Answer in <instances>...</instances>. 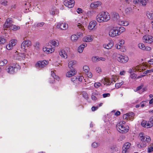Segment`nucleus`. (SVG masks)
I'll return each mask as SVG.
<instances>
[{
	"label": "nucleus",
	"instance_id": "obj_20",
	"mask_svg": "<svg viewBox=\"0 0 153 153\" xmlns=\"http://www.w3.org/2000/svg\"><path fill=\"white\" fill-rule=\"evenodd\" d=\"M113 42L112 40H110L109 42L104 44L103 45V47L105 49H110L113 47Z\"/></svg>",
	"mask_w": 153,
	"mask_h": 153
},
{
	"label": "nucleus",
	"instance_id": "obj_55",
	"mask_svg": "<svg viewBox=\"0 0 153 153\" xmlns=\"http://www.w3.org/2000/svg\"><path fill=\"white\" fill-rule=\"evenodd\" d=\"M5 39L0 37V44H4L5 42Z\"/></svg>",
	"mask_w": 153,
	"mask_h": 153
},
{
	"label": "nucleus",
	"instance_id": "obj_40",
	"mask_svg": "<svg viewBox=\"0 0 153 153\" xmlns=\"http://www.w3.org/2000/svg\"><path fill=\"white\" fill-rule=\"evenodd\" d=\"M115 111H112L110 114V115H114L116 116L119 115L120 114V112L119 111H117L116 112H115Z\"/></svg>",
	"mask_w": 153,
	"mask_h": 153
},
{
	"label": "nucleus",
	"instance_id": "obj_21",
	"mask_svg": "<svg viewBox=\"0 0 153 153\" xmlns=\"http://www.w3.org/2000/svg\"><path fill=\"white\" fill-rule=\"evenodd\" d=\"M113 18L114 21L117 24L118 23L120 20L119 14L118 13L116 12L113 13Z\"/></svg>",
	"mask_w": 153,
	"mask_h": 153
},
{
	"label": "nucleus",
	"instance_id": "obj_8",
	"mask_svg": "<svg viewBox=\"0 0 153 153\" xmlns=\"http://www.w3.org/2000/svg\"><path fill=\"white\" fill-rule=\"evenodd\" d=\"M25 55L24 53H19L16 52L13 55V58L14 59L21 61L24 60L25 58Z\"/></svg>",
	"mask_w": 153,
	"mask_h": 153
},
{
	"label": "nucleus",
	"instance_id": "obj_49",
	"mask_svg": "<svg viewBox=\"0 0 153 153\" xmlns=\"http://www.w3.org/2000/svg\"><path fill=\"white\" fill-rule=\"evenodd\" d=\"M83 70L85 73H87L89 71V68L88 66L85 65L83 67Z\"/></svg>",
	"mask_w": 153,
	"mask_h": 153
},
{
	"label": "nucleus",
	"instance_id": "obj_54",
	"mask_svg": "<svg viewBox=\"0 0 153 153\" xmlns=\"http://www.w3.org/2000/svg\"><path fill=\"white\" fill-rule=\"evenodd\" d=\"M71 80L74 83H76V77L75 76L72 77L71 78Z\"/></svg>",
	"mask_w": 153,
	"mask_h": 153
},
{
	"label": "nucleus",
	"instance_id": "obj_61",
	"mask_svg": "<svg viewBox=\"0 0 153 153\" xmlns=\"http://www.w3.org/2000/svg\"><path fill=\"white\" fill-rule=\"evenodd\" d=\"M7 1L4 0L1 1L0 4L6 6L7 5Z\"/></svg>",
	"mask_w": 153,
	"mask_h": 153
},
{
	"label": "nucleus",
	"instance_id": "obj_62",
	"mask_svg": "<svg viewBox=\"0 0 153 153\" xmlns=\"http://www.w3.org/2000/svg\"><path fill=\"white\" fill-rule=\"evenodd\" d=\"M48 81L49 83H53L55 82V79L50 78L49 79Z\"/></svg>",
	"mask_w": 153,
	"mask_h": 153
},
{
	"label": "nucleus",
	"instance_id": "obj_18",
	"mask_svg": "<svg viewBox=\"0 0 153 153\" xmlns=\"http://www.w3.org/2000/svg\"><path fill=\"white\" fill-rule=\"evenodd\" d=\"M31 45V42L29 40L24 41L21 44V47L22 49H25Z\"/></svg>",
	"mask_w": 153,
	"mask_h": 153
},
{
	"label": "nucleus",
	"instance_id": "obj_1",
	"mask_svg": "<svg viewBox=\"0 0 153 153\" xmlns=\"http://www.w3.org/2000/svg\"><path fill=\"white\" fill-rule=\"evenodd\" d=\"M110 16L107 12L103 11L100 12L96 17V20L99 23H103L108 21Z\"/></svg>",
	"mask_w": 153,
	"mask_h": 153
},
{
	"label": "nucleus",
	"instance_id": "obj_33",
	"mask_svg": "<svg viewBox=\"0 0 153 153\" xmlns=\"http://www.w3.org/2000/svg\"><path fill=\"white\" fill-rule=\"evenodd\" d=\"M83 12L84 10L81 8H78L77 9V13H78V14H80V17L79 18V19L80 20H81V19H83Z\"/></svg>",
	"mask_w": 153,
	"mask_h": 153
},
{
	"label": "nucleus",
	"instance_id": "obj_46",
	"mask_svg": "<svg viewBox=\"0 0 153 153\" xmlns=\"http://www.w3.org/2000/svg\"><path fill=\"white\" fill-rule=\"evenodd\" d=\"M51 76L52 77V78H53L54 79H56L58 80H59V77L58 76H56L55 73L51 71Z\"/></svg>",
	"mask_w": 153,
	"mask_h": 153
},
{
	"label": "nucleus",
	"instance_id": "obj_16",
	"mask_svg": "<svg viewBox=\"0 0 153 153\" xmlns=\"http://www.w3.org/2000/svg\"><path fill=\"white\" fill-rule=\"evenodd\" d=\"M138 48L143 51H150L151 50V48L149 46H146L144 44L140 42L137 44Z\"/></svg>",
	"mask_w": 153,
	"mask_h": 153
},
{
	"label": "nucleus",
	"instance_id": "obj_14",
	"mask_svg": "<svg viewBox=\"0 0 153 153\" xmlns=\"http://www.w3.org/2000/svg\"><path fill=\"white\" fill-rule=\"evenodd\" d=\"M148 0H134L133 2L136 5L145 6Z\"/></svg>",
	"mask_w": 153,
	"mask_h": 153
},
{
	"label": "nucleus",
	"instance_id": "obj_3",
	"mask_svg": "<svg viewBox=\"0 0 153 153\" xmlns=\"http://www.w3.org/2000/svg\"><path fill=\"white\" fill-rule=\"evenodd\" d=\"M20 68V67L17 64H14L10 65L6 69L7 72L10 74H13L15 71Z\"/></svg>",
	"mask_w": 153,
	"mask_h": 153
},
{
	"label": "nucleus",
	"instance_id": "obj_2",
	"mask_svg": "<svg viewBox=\"0 0 153 153\" xmlns=\"http://www.w3.org/2000/svg\"><path fill=\"white\" fill-rule=\"evenodd\" d=\"M113 56L115 59L120 63L124 64L127 62L129 60L128 56L126 55L122 54L119 53H115Z\"/></svg>",
	"mask_w": 153,
	"mask_h": 153
},
{
	"label": "nucleus",
	"instance_id": "obj_39",
	"mask_svg": "<svg viewBox=\"0 0 153 153\" xmlns=\"http://www.w3.org/2000/svg\"><path fill=\"white\" fill-rule=\"evenodd\" d=\"M83 97L86 100H88V95L86 92L82 91V92Z\"/></svg>",
	"mask_w": 153,
	"mask_h": 153
},
{
	"label": "nucleus",
	"instance_id": "obj_5",
	"mask_svg": "<svg viewBox=\"0 0 153 153\" xmlns=\"http://www.w3.org/2000/svg\"><path fill=\"white\" fill-rule=\"evenodd\" d=\"M120 123H118L117 126V130L121 133H125L127 132L129 129L128 126H122Z\"/></svg>",
	"mask_w": 153,
	"mask_h": 153
},
{
	"label": "nucleus",
	"instance_id": "obj_47",
	"mask_svg": "<svg viewBox=\"0 0 153 153\" xmlns=\"http://www.w3.org/2000/svg\"><path fill=\"white\" fill-rule=\"evenodd\" d=\"M99 146V143H98L94 142L91 144V146L92 148H97Z\"/></svg>",
	"mask_w": 153,
	"mask_h": 153
},
{
	"label": "nucleus",
	"instance_id": "obj_37",
	"mask_svg": "<svg viewBox=\"0 0 153 153\" xmlns=\"http://www.w3.org/2000/svg\"><path fill=\"white\" fill-rule=\"evenodd\" d=\"M10 29L13 30H16L20 29V27H19L17 26L14 25H11L10 27Z\"/></svg>",
	"mask_w": 153,
	"mask_h": 153
},
{
	"label": "nucleus",
	"instance_id": "obj_6",
	"mask_svg": "<svg viewBox=\"0 0 153 153\" xmlns=\"http://www.w3.org/2000/svg\"><path fill=\"white\" fill-rule=\"evenodd\" d=\"M84 30V26L81 24H77V38L83 36Z\"/></svg>",
	"mask_w": 153,
	"mask_h": 153
},
{
	"label": "nucleus",
	"instance_id": "obj_52",
	"mask_svg": "<svg viewBox=\"0 0 153 153\" xmlns=\"http://www.w3.org/2000/svg\"><path fill=\"white\" fill-rule=\"evenodd\" d=\"M102 85L99 82H96L94 83V85L95 88H97Z\"/></svg>",
	"mask_w": 153,
	"mask_h": 153
},
{
	"label": "nucleus",
	"instance_id": "obj_15",
	"mask_svg": "<svg viewBox=\"0 0 153 153\" xmlns=\"http://www.w3.org/2000/svg\"><path fill=\"white\" fill-rule=\"evenodd\" d=\"M134 116V114L133 113H128L123 115V118L128 120H132Z\"/></svg>",
	"mask_w": 153,
	"mask_h": 153
},
{
	"label": "nucleus",
	"instance_id": "obj_24",
	"mask_svg": "<svg viewBox=\"0 0 153 153\" xmlns=\"http://www.w3.org/2000/svg\"><path fill=\"white\" fill-rule=\"evenodd\" d=\"M108 34L110 36L112 37L117 36L114 27L110 29L108 32Z\"/></svg>",
	"mask_w": 153,
	"mask_h": 153
},
{
	"label": "nucleus",
	"instance_id": "obj_9",
	"mask_svg": "<svg viewBox=\"0 0 153 153\" xmlns=\"http://www.w3.org/2000/svg\"><path fill=\"white\" fill-rule=\"evenodd\" d=\"M48 63V61L46 60L39 61L36 64L35 67L37 68L42 69L45 67Z\"/></svg>",
	"mask_w": 153,
	"mask_h": 153
},
{
	"label": "nucleus",
	"instance_id": "obj_60",
	"mask_svg": "<svg viewBox=\"0 0 153 153\" xmlns=\"http://www.w3.org/2000/svg\"><path fill=\"white\" fill-rule=\"evenodd\" d=\"M87 75L88 77L90 78H91L92 77V73L89 71L88 72H87Z\"/></svg>",
	"mask_w": 153,
	"mask_h": 153
},
{
	"label": "nucleus",
	"instance_id": "obj_44",
	"mask_svg": "<svg viewBox=\"0 0 153 153\" xmlns=\"http://www.w3.org/2000/svg\"><path fill=\"white\" fill-rule=\"evenodd\" d=\"M137 146L139 148H143L146 146V144L145 143H138L137 144Z\"/></svg>",
	"mask_w": 153,
	"mask_h": 153
},
{
	"label": "nucleus",
	"instance_id": "obj_35",
	"mask_svg": "<svg viewBox=\"0 0 153 153\" xmlns=\"http://www.w3.org/2000/svg\"><path fill=\"white\" fill-rule=\"evenodd\" d=\"M95 71L98 74H100L102 72V68L99 66H97L96 67Z\"/></svg>",
	"mask_w": 153,
	"mask_h": 153
},
{
	"label": "nucleus",
	"instance_id": "obj_13",
	"mask_svg": "<svg viewBox=\"0 0 153 153\" xmlns=\"http://www.w3.org/2000/svg\"><path fill=\"white\" fill-rule=\"evenodd\" d=\"M117 36H119L126 31V29L122 26L114 27Z\"/></svg>",
	"mask_w": 153,
	"mask_h": 153
},
{
	"label": "nucleus",
	"instance_id": "obj_45",
	"mask_svg": "<svg viewBox=\"0 0 153 153\" xmlns=\"http://www.w3.org/2000/svg\"><path fill=\"white\" fill-rule=\"evenodd\" d=\"M7 61L6 59L0 61V66H3L7 63Z\"/></svg>",
	"mask_w": 153,
	"mask_h": 153
},
{
	"label": "nucleus",
	"instance_id": "obj_25",
	"mask_svg": "<svg viewBox=\"0 0 153 153\" xmlns=\"http://www.w3.org/2000/svg\"><path fill=\"white\" fill-rule=\"evenodd\" d=\"M13 22L11 19L10 18H9L7 20L6 22L4 25V27L6 28H10V27L11 25Z\"/></svg>",
	"mask_w": 153,
	"mask_h": 153
},
{
	"label": "nucleus",
	"instance_id": "obj_42",
	"mask_svg": "<svg viewBox=\"0 0 153 153\" xmlns=\"http://www.w3.org/2000/svg\"><path fill=\"white\" fill-rule=\"evenodd\" d=\"M146 15L148 18L149 19H153V13L151 12H148L147 13Z\"/></svg>",
	"mask_w": 153,
	"mask_h": 153
},
{
	"label": "nucleus",
	"instance_id": "obj_38",
	"mask_svg": "<svg viewBox=\"0 0 153 153\" xmlns=\"http://www.w3.org/2000/svg\"><path fill=\"white\" fill-rule=\"evenodd\" d=\"M91 61L94 63L99 62V57L96 56H93L91 58Z\"/></svg>",
	"mask_w": 153,
	"mask_h": 153
},
{
	"label": "nucleus",
	"instance_id": "obj_64",
	"mask_svg": "<svg viewBox=\"0 0 153 153\" xmlns=\"http://www.w3.org/2000/svg\"><path fill=\"white\" fill-rule=\"evenodd\" d=\"M114 47L115 48L117 49H120L121 48V46L119 45V44L118 43H117L115 45Z\"/></svg>",
	"mask_w": 153,
	"mask_h": 153
},
{
	"label": "nucleus",
	"instance_id": "obj_4",
	"mask_svg": "<svg viewBox=\"0 0 153 153\" xmlns=\"http://www.w3.org/2000/svg\"><path fill=\"white\" fill-rule=\"evenodd\" d=\"M141 124L143 127L150 128L153 126V119L151 118L148 121L143 120L141 122Z\"/></svg>",
	"mask_w": 153,
	"mask_h": 153
},
{
	"label": "nucleus",
	"instance_id": "obj_36",
	"mask_svg": "<svg viewBox=\"0 0 153 153\" xmlns=\"http://www.w3.org/2000/svg\"><path fill=\"white\" fill-rule=\"evenodd\" d=\"M131 146V144L130 143L128 142L124 144L123 148L128 150L130 148Z\"/></svg>",
	"mask_w": 153,
	"mask_h": 153
},
{
	"label": "nucleus",
	"instance_id": "obj_41",
	"mask_svg": "<svg viewBox=\"0 0 153 153\" xmlns=\"http://www.w3.org/2000/svg\"><path fill=\"white\" fill-rule=\"evenodd\" d=\"M52 44L55 47H57L59 45V42L57 40H53L52 41Z\"/></svg>",
	"mask_w": 153,
	"mask_h": 153
},
{
	"label": "nucleus",
	"instance_id": "obj_63",
	"mask_svg": "<svg viewBox=\"0 0 153 153\" xmlns=\"http://www.w3.org/2000/svg\"><path fill=\"white\" fill-rule=\"evenodd\" d=\"M151 72H153V69L147 70L145 71L143 74H146L148 73H151Z\"/></svg>",
	"mask_w": 153,
	"mask_h": 153
},
{
	"label": "nucleus",
	"instance_id": "obj_7",
	"mask_svg": "<svg viewBox=\"0 0 153 153\" xmlns=\"http://www.w3.org/2000/svg\"><path fill=\"white\" fill-rule=\"evenodd\" d=\"M139 138L140 140L142 142L149 143L151 140L150 137L147 135H145L143 132H141L139 134Z\"/></svg>",
	"mask_w": 153,
	"mask_h": 153
},
{
	"label": "nucleus",
	"instance_id": "obj_23",
	"mask_svg": "<svg viewBox=\"0 0 153 153\" xmlns=\"http://www.w3.org/2000/svg\"><path fill=\"white\" fill-rule=\"evenodd\" d=\"M93 39V37L91 35H88L84 36L82 40L83 42H92Z\"/></svg>",
	"mask_w": 153,
	"mask_h": 153
},
{
	"label": "nucleus",
	"instance_id": "obj_50",
	"mask_svg": "<svg viewBox=\"0 0 153 153\" xmlns=\"http://www.w3.org/2000/svg\"><path fill=\"white\" fill-rule=\"evenodd\" d=\"M125 43V40L123 39H121L120 41L118 44H119V45L121 46V47L122 48L124 44Z\"/></svg>",
	"mask_w": 153,
	"mask_h": 153
},
{
	"label": "nucleus",
	"instance_id": "obj_12",
	"mask_svg": "<svg viewBox=\"0 0 153 153\" xmlns=\"http://www.w3.org/2000/svg\"><path fill=\"white\" fill-rule=\"evenodd\" d=\"M97 23L95 20H92L90 22L88 27V28L90 31L95 30Z\"/></svg>",
	"mask_w": 153,
	"mask_h": 153
},
{
	"label": "nucleus",
	"instance_id": "obj_56",
	"mask_svg": "<svg viewBox=\"0 0 153 153\" xmlns=\"http://www.w3.org/2000/svg\"><path fill=\"white\" fill-rule=\"evenodd\" d=\"M147 149L148 152L150 153L152 152L153 151V146L149 147Z\"/></svg>",
	"mask_w": 153,
	"mask_h": 153
},
{
	"label": "nucleus",
	"instance_id": "obj_31",
	"mask_svg": "<svg viewBox=\"0 0 153 153\" xmlns=\"http://www.w3.org/2000/svg\"><path fill=\"white\" fill-rule=\"evenodd\" d=\"M129 22L127 21H122L121 20L117 24L120 25H123L125 26H128L129 25Z\"/></svg>",
	"mask_w": 153,
	"mask_h": 153
},
{
	"label": "nucleus",
	"instance_id": "obj_59",
	"mask_svg": "<svg viewBox=\"0 0 153 153\" xmlns=\"http://www.w3.org/2000/svg\"><path fill=\"white\" fill-rule=\"evenodd\" d=\"M13 47L12 46L10 43L8 44L6 46L7 49L8 50H10L12 49Z\"/></svg>",
	"mask_w": 153,
	"mask_h": 153
},
{
	"label": "nucleus",
	"instance_id": "obj_48",
	"mask_svg": "<svg viewBox=\"0 0 153 153\" xmlns=\"http://www.w3.org/2000/svg\"><path fill=\"white\" fill-rule=\"evenodd\" d=\"M33 46L36 49L38 50L39 48L40 44L39 42H36L34 43Z\"/></svg>",
	"mask_w": 153,
	"mask_h": 153
},
{
	"label": "nucleus",
	"instance_id": "obj_29",
	"mask_svg": "<svg viewBox=\"0 0 153 153\" xmlns=\"http://www.w3.org/2000/svg\"><path fill=\"white\" fill-rule=\"evenodd\" d=\"M71 70L67 73L66 76L68 77H71L76 74V72L73 69H71Z\"/></svg>",
	"mask_w": 153,
	"mask_h": 153
},
{
	"label": "nucleus",
	"instance_id": "obj_51",
	"mask_svg": "<svg viewBox=\"0 0 153 153\" xmlns=\"http://www.w3.org/2000/svg\"><path fill=\"white\" fill-rule=\"evenodd\" d=\"M76 36L75 35H73L71 36V40L74 42H76Z\"/></svg>",
	"mask_w": 153,
	"mask_h": 153
},
{
	"label": "nucleus",
	"instance_id": "obj_28",
	"mask_svg": "<svg viewBox=\"0 0 153 153\" xmlns=\"http://www.w3.org/2000/svg\"><path fill=\"white\" fill-rule=\"evenodd\" d=\"M76 62L75 61H70L68 63V67L70 69H73L76 67Z\"/></svg>",
	"mask_w": 153,
	"mask_h": 153
},
{
	"label": "nucleus",
	"instance_id": "obj_17",
	"mask_svg": "<svg viewBox=\"0 0 153 153\" xmlns=\"http://www.w3.org/2000/svg\"><path fill=\"white\" fill-rule=\"evenodd\" d=\"M74 0H65L64 1L63 3L66 6L71 8L74 6Z\"/></svg>",
	"mask_w": 153,
	"mask_h": 153
},
{
	"label": "nucleus",
	"instance_id": "obj_10",
	"mask_svg": "<svg viewBox=\"0 0 153 153\" xmlns=\"http://www.w3.org/2000/svg\"><path fill=\"white\" fill-rule=\"evenodd\" d=\"M142 39L145 43L151 44L153 42V37L150 35L146 34L143 36Z\"/></svg>",
	"mask_w": 153,
	"mask_h": 153
},
{
	"label": "nucleus",
	"instance_id": "obj_11",
	"mask_svg": "<svg viewBox=\"0 0 153 153\" xmlns=\"http://www.w3.org/2000/svg\"><path fill=\"white\" fill-rule=\"evenodd\" d=\"M141 71V69H139V67L138 66L130 68L128 72L131 74L130 77L131 78L134 79L136 78V75L133 73L135 71Z\"/></svg>",
	"mask_w": 153,
	"mask_h": 153
},
{
	"label": "nucleus",
	"instance_id": "obj_26",
	"mask_svg": "<svg viewBox=\"0 0 153 153\" xmlns=\"http://www.w3.org/2000/svg\"><path fill=\"white\" fill-rule=\"evenodd\" d=\"M101 82L104 85H106V86L109 85L111 83V82L110 81V80L108 78H103L101 80Z\"/></svg>",
	"mask_w": 153,
	"mask_h": 153
},
{
	"label": "nucleus",
	"instance_id": "obj_43",
	"mask_svg": "<svg viewBox=\"0 0 153 153\" xmlns=\"http://www.w3.org/2000/svg\"><path fill=\"white\" fill-rule=\"evenodd\" d=\"M9 43L13 47L16 44V40L14 39H12L10 41Z\"/></svg>",
	"mask_w": 153,
	"mask_h": 153
},
{
	"label": "nucleus",
	"instance_id": "obj_32",
	"mask_svg": "<svg viewBox=\"0 0 153 153\" xmlns=\"http://www.w3.org/2000/svg\"><path fill=\"white\" fill-rule=\"evenodd\" d=\"M125 85V82L123 80H121L119 82L116 83L115 85V86L117 88H118L121 86Z\"/></svg>",
	"mask_w": 153,
	"mask_h": 153
},
{
	"label": "nucleus",
	"instance_id": "obj_58",
	"mask_svg": "<svg viewBox=\"0 0 153 153\" xmlns=\"http://www.w3.org/2000/svg\"><path fill=\"white\" fill-rule=\"evenodd\" d=\"M45 23L44 22H42L39 23H38L36 26L38 27H42L44 25Z\"/></svg>",
	"mask_w": 153,
	"mask_h": 153
},
{
	"label": "nucleus",
	"instance_id": "obj_22",
	"mask_svg": "<svg viewBox=\"0 0 153 153\" xmlns=\"http://www.w3.org/2000/svg\"><path fill=\"white\" fill-rule=\"evenodd\" d=\"M102 3L99 1H95L92 3L90 5V7L92 9H96L101 5Z\"/></svg>",
	"mask_w": 153,
	"mask_h": 153
},
{
	"label": "nucleus",
	"instance_id": "obj_19",
	"mask_svg": "<svg viewBox=\"0 0 153 153\" xmlns=\"http://www.w3.org/2000/svg\"><path fill=\"white\" fill-rule=\"evenodd\" d=\"M56 27L58 28L65 30L68 28V25L66 23L60 22L57 23Z\"/></svg>",
	"mask_w": 153,
	"mask_h": 153
},
{
	"label": "nucleus",
	"instance_id": "obj_27",
	"mask_svg": "<svg viewBox=\"0 0 153 153\" xmlns=\"http://www.w3.org/2000/svg\"><path fill=\"white\" fill-rule=\"evenodd\" d=\"M50 46H48V47H43V50L46 53H52L54 52V49L53 48H50Z\"/></svg>",
	"mask_w": 153,
	"mask_h": 153
},
{
	"label": "nucleus",
	"instance_id": "obj_57",
	"mask_svg": "<svg viewBox=\"0 0 153 153\" xmlns=\"http://www.w3.org/2000/svg\"><path fill=\"white\" fill-rule=\"evenodd\" d=\"M126 73V71L124 70H121L119 73V74L121 76H124Z\"/></svg>",
	"mask_w": 153,
	"mask_h": 153
},
{
	"label": "nucleus",
	"instance_id": "obj_34",
	"mask_svg": "<svg viewBox=\"0 0 153 153\" xmlns=\"http://www.w3.org/2000/svg\"><path fill=\"white\" fill-rule=\"evenodd\" d=\"M59 55L63 58L66 59L67 58V55L65 51L63 50H62L60 51L59 52Z\"/></svg>",
	"mask_w": 153,
	"mask_h": 153
},
{
	"label": "nucleus",
	"instance_id": "obj_53",
	"mask_svg": "<svg viewBox=\"0 0 153 153\" xmlns=\"http://www.w3.org/2000/svg\"><path fill=\"white\" fill-rule=\"evenodd\" d=\"M147 102V101H142L140 104L141 107L143 108L146 105V103Z\"/></svg>",
	"mask_w": 153,
	"mask_h": 153
},
{
	"label": "nucleus",
	"instance_id": "obj_30",
	"mask_svg": "<svg viewBox=\"0 0 153 153\" xmlns=\"http://www.w3.org/2000/svg\"><path fill=\"white\" fill-rule=\"evenodd\" d=\"M87 46V44L86 43H84L82 44L81 45L78 47V52L79 53H82L84 48L86 47Z\"/></svg>",
	"mask_w": 153,
	"mask_h": 153
}]
</instances>
